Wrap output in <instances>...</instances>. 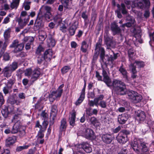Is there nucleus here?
Masks as SVG:
<instances>
[{
    "label": "nucleus",
    "instance_id": "obj_61",
    "mask_svg": "<svg viewBox=\"0 0 154 154\" xmlns=\"http://www.w3.org/2000/svg\"><path fill=\"white\" fill-rule=\"evenodd\" d=\"M47 35L46 34L45 35H40L39 36V40L41 42H43L46 38Z\"/></svg>",
    "mask_w": 154,
    "mask_h": 154
},
{
    "label": "nucleus",
    "instance_id": "obj_1",
    "mask_svg": "<svg viewBox=\"0 0 154 154\" xmlns=\"http://www.w3.org/2000/svg\"><path fill=\"white\" fill-rule=\"evenodd\" d=\"M112 92L115 95L122 96L126 94V85L122 81L114 79L112 81Z\"/></svg>",
    "mask_w": 154,
    "mask_h": 154
},
{
    "label": "nucleus",
    "instance_id": "obj_53",
    "mask_svg": "<svg viewBox=\"0 0 154 154\" xmlns=\"http://www.w3.org/2000/svg\"><path fill=\"white\" fill-rule=\"evenodd\" d=\"M142 2L144 4L145 8H149L150 5L149 0H142Z\"/></svg>",
    "mask_w": 154,
    "mask_h": 154
},
{
    "label": "nucleus",
    "instance_id": "obj_59",
    "mask_svg": "<svg viewBox=\"0 0 154 154\" xmlns=\"http://www.w3.org/2000/svg\"><path fill=\"white\" fill-rule=\"evenodd\" d=\"M104 96L103 94H100L98 97L95 98L94 99L96 100V103H98L99 100H101L104 98Z\"/></svg>",
    "mask_w": 154,
    "mask_h": 154
},
{
    "label": "nucleus",
    "instance_id": "obj_38",
    "mask_svg": "<svg viewBox=\"0 0 154 154\" xmlns=\"http://www.w3.org/2000/svg\"><path fill=\"white\" fill-rule=\"evenodd\" d=\"M1 112L3 116L5 118H7L9 114L8 106H5L2 109Z\"/></svg>",
    "mask_w": 154,
    "mask_h": 154
},
{
    "label": "nucleus",
    "instance_id": "obj_5",
    "mask_svg": "<svg viewBox=\"0 0 154 154\" xmlns=\"http://www.w3.org/2000/svg\"><path fill=\"white\" fill-rule=\"evenodd\" d=\"M131 131L127 129L121 130L116 137L118 142L122 144H125L128 140V136L130 135Z\"/></svg>",
    "mask_w": 154,
    "mask_h": 154
},
{
    "label": "nucleus",
    "instance_id": "obj_4",
    "mask_svg": "<svg viewBox=\"0 0 154 154\" xmlns=\"http://www.w3.org/2000/svg\"><path fill=\"white\" fill-rule=\"evenodd\" d=\"M131 146L134 150L138 154L141 152L143 154H147L148 150V144L144 142H140L139 145L132 143Z\"/></svg>",
    "mask_w": 154,
    "mask_h": 154
},
{
    "label": "nucleus",
    "instance_id": "obj_16",
    "mask_svg": "<svg viewBox=\"0 0 154 154\" xmlns=\"http://www.w3.org/2000/svg\"><path fill=\"white\" fill-rule=\"evenodd\" d=\"M43 16L42 15H40V13H39L37 17L34 24L35 26L37 28L39 29L43 25Z\"/></svg>",
    "mask_w": 154,
    "mask_h": 154
},
{
    "label": "nucleus",
    "instance_id": "obj_2",
    "mask_svg": "<svg viewBox=\"0 0 154 154\" xmlns=\"http://www.w3.org/2000/svg\"><path fill=\"white\" fill-rule=\"evenodd\" d=\"M48 124V122L45 120H44L42 122V125L40 124L39 120L36 121L35 127L36 128H40L36 136L37 140L44 138V133L46 131Z\"/></svg>",
    "mask_w": 154,
    "mask_h": 154
},
{
    "label": "nucleus",
    "instance_id": "obj_9",
    "mask_svg": "<svg viewBox=\"0 0 154 154\" xmlns=\"http://www.w3.org/2000/svg\"><path fill=\"white\" fill-rule=\"evenodd\" d=\"M101 138L103 143L107 144H110L114 140L113 135L108 133L103 134L101 135Z\"/></svg>",
    "mask_w": 154,
    "mask_h": 154
},
{
    "label": "nucleus",
    "instance_id": "obj_37",
    "mask_svg": "<svg viewBox=\"0 0 154 154\" xmlns=\"http://www.w3.org/2000/svg\"><path fill=\"white\" fill-rule=\"evenodd\" d=\"M91 123L93 125L96 127H97L99 126L100 122L97 119L94 117H92L90 119Z\"/></svg>",
    "mask_w": 154,
    "mask_h": 154
},
{
    "label": "nucleus",
    "instance_id": "obj_52",
    "mask_svg": "<svg viewBox=\"0 0 154 154\" xmlns=\"http://www.w3.org/2000/svg\"><path fill=\"white\" fill-rule=\"evenodd\" d=\"M60 1L65 8H68L69 0H60Z\"/></svg>",
    "mask_w": 154,
    "mask_h": 154
},
{
    "label": "nucleus",
    "instance_id": "obj_14",
    "mask_svg": "<svg viewBox=\"0 0 154 154\" xmlns=\"http://www.w3.org/2000/svg\"><path fill=\"white\" fill-rule=\"evenodd\" d=\"M40 69L38 68L35 69L33 71L31 79H32V83L29 85H32L35 81H36L39 78L41 74L40 71Z\"/></svg>",
    "mask_w": 154,
    "mask_h": 154
},
{
    "label": "nucleus",
    "instance_id": "obj_19",
    "mask_svg": "<svg viewBox=\"0 0 154 154\" xmlns=\"http://www.w3.org/2000/svg\"><path fill=\"white\" fill-rule=\"evenodd\" d=\"M29 20V17H27L26 18H25L23 20L22 18H17L16 21L18 22V24L19 26H20V28L23 29Z\"/></svg>",
    "mask_w": 154,
    "mask_h": 154
},
{
    "label": "nucleus",
    "instance_id": "obj_29",
    "mask_svg": "<svg viewBox=\"0 0 154 154\" xmlns=\"http://www.w3.org/2000/svg\"><path fill=\"white\" fill-rule=\"evenodd\" d=\"M76 117V113L75 112H73L71 114V116L69 118V125L73 127L76 125L75 120Z\"/></svg>",
    "mask_w": 154,
    "mask_h": 154
},
{
    "label": "nucleus",
    "instance_id": "obj_22",
    "mask_svg": "<svg viewBox=\"0 0 154 154\" xmlns=\"http://www.w3.org/2000/svg\"><path fill=\"white\" fill-rule=\"evenodd\" d=\"M104 42L108 47H112L113 44L112 37L109 36L107 34L104 37Z\"/></svg>",
    "mask_w": 154,
    "mask_h": 154
},
{
    "label": "nucleus",
    "instance_id": "obj_28",
    "mask_svg": "<svg viewBox=\"0 0 154 154\" xmlns=\"http://www.w3.org/2000/svg\"><path fill=\"white\" fill-rule=\"evenodd\" d=\"M7 66L10 70L11 72H12L18 68V62L14 61L11 64Z\"/></svg>",
    "mask_w": 154,
    "mask_h": 154
},
{
    "label": "nucleus",
    "instance_id": "obj_7",
    "mask_svg": "<svg viewBox=\"0 0 154 154\" xmlns=\"http://www.w3.org/2000/svg\"><path fill=\"white\" fill-rule=\"evenodd\" d=\"M128 96L129 98L135 103L140 102L143 98L141 95L133 91L130 92L128 94Z\"/></svg>",
    "mask_w": 154,
    "mask_h": 154
},
{
    "label": "nucleus",
    "instance_id": "obj_18",
    "mask_svg": "<svg viewBox=\"0 0 154 154\" xmlns=\"http://www.w3.org/2000/svg\"><path fill=\"white\" fill-rule=\"evenodd\" d=\"M67 126L66 119L65 118L62 119L60 122L59 127V134H62L63 131H65Z\"/></svg>",
    "mask_w": 154,
    "mask_h": 154
},
{
    "label": "nucleus",
    "instance_id": "obj_42",
    "mask_svg": "<svg viewBox=\"0 0 154 154\" xmlns=\"http://www.w3.org/2000/svg\"><path fill=\"white\" fill-rule=\"evenodd\" d=\"M10 28L6 30L4 33V37L5 40H8L10 37Z\"/></svg>",
    "mask_w": 154,
    "mask_h": 154
},
{
    "label": "nucleus",
    "instance_id": "obj_41",
    "mask_svg": "<svg viewBox=\"0 0 154 154\" xmlns=\"http://www.w3.org/2000/svg\"><path fill=\"white\" fill-rule=\"evenodd\" d=\"M134 63V64L136 63L137 67L139 69L144 67L145 65L144 62L143 61H139L136 60Z\"/></svg>",
    "mask_w": 154,
    "mask_h": 154
},
{
    "label": "nucleus",
    "instance_id": "obj_40",
    "mask_svg": "<svg viewBox=\"0 0 154 154\" xmlns=\"http://www.w3.org/2000/svg\"><path fill=\"white\" fill-rule=\"evenodd\" d=\"M71 69L70 66H63L61 69V72L62 75H64L68 72L69 70Z\"/></svg>",
    "mask_w": 154,
    "mask_h": 154
},
{
    "label": "nucleus",
    "instance_id": "obj_10",
    "mask_svg": "<svg viewBox=\"0 0 154 154\" xmlns=\"http://www.w3.org/2000/svg\"><path fill=\"white\" fill-rule=\"evenodd\" d=\"M78 27V23L75 22L72 24L69 25L67 29V31L69 32V36L74 35L75 32L77 29Z\"/></svg>",
    "mask_w": 154,
    "mask_h": 154
},
{
    "label": "nucleus",
    "instance_id": "obj_62",
    "mask_svg": "<svg viewBox=\"0 0 154 154\" xmlns=\"http://www.w3.org/2000/svg\"><path fill=\"white\" fill-rule=\"evenodd\" d=\"M56 117L54 116H50V120L49 122V127H51V126H52L54 123V120L55 119Z\"/></svg>",
    "mask_w": 154,
    "mask_h": 154
},
{
    "label": "nucleus",
    "instance_id": "obj_3",
    "mask_svg": "<svg viewBox=\"0 0 154 154\" xmlns=\"http://www.w3.org/2000/svg\"><path fill=\"white\" fill-rule=\"evenodd\" d=\"M102 76L100 75L99 72L97 71L95 72V77L99 81L104 82L108 87L111 86L110 84L112 83V80L109 75L106 71L104 69H102Z\"/></svg>",
    "mask_w": 154,
    "mask_h": 154
},
{
    "label": "nucleus",
    "instance_id": "obj_12",
    "mask_svg": "<svg viewBox=\"0 0 154 154\" xmlns=\"http://www.w3.org/2000/svg\"><path fill=\"white\" fill-rule=\"evenodd\" d=\"M129 118V116L127 113H123L119 115L118 122L120 125H124L126 123Z\"/></svg>",
    "mask_w": 154,
    "mask_h": 154
},
{
    "label": "nucleus",
    "instance_id": "obj_21",
    "mask_svg": "<svg viewBox=\"0 0 154 154\" xmlns=\"http://www.w3.org/2000/svg\"><path fill=\"white\" fill-rule=\"evenodd\" d=\"M129 68L131 73V77L133 79L136 78L137 71L136 70V66L134 65V63H131L129 66Z\"/></svg>",
    "mask_w": 154,
    "mask_h": 154
},
{
    "label": "nucleus",
    "instance_id": "obj_30",
    "mask_svg": "<svg viewBox=\"0 0 154 154\" xmlns=\"http://www.w3.org/2000/svg\"><path fill=\"white\" fill-rule=\"evenodd\" d=\"M2 73L4 77L8 78L11 76L12 72H11L10 70L6 66L3 69Z\"/></svg>",
    "mask_w": 154,
    "mask_h": 154
},
{
    "label": "nucleus",
    "instance_id": "obj_8",
    "mask_svg": "<svg viewBox=\"0 0 154 154\" xmlns=\"http://www.w3.org/2000/svg\"><path fill=\"white\" fill-rule=\"evenodd\" d=\"M100 59L105 64L108 63L110 62L112 63L110 56L107 54L105 55V51L103 48L100 49Z\"/></svg>",
    "mask_w": 154,
    "mask_h": 154
},
{
    "label": "nucleus",
    "instance_id": "obj_34",
    "mask_svg": "<svg viewBox=\"0 0 154 154\" xmlns=\"http://www.w3.org/2000/svg\"><path fill=\"white\" fill-rule=\"evenodd\" d=\"M47 42L50 47H54L55 45V41L52 36L49 37L47 39Z\"/></svg>",
    "mask_w": 154,
    "mask_h": 154
},
{
    "label": "nucleus",
    "instance_id": "obj_26",
    "mask_svg": "<svg viewBox=\"0 0 154 154\" xmlns=\"http://www.w3.org/2000/svg\"><path fill=\"white\" fill-rule=\"evenodd\" d=\"M89 47V44L85 40H83L81 43L80 50L83 53H85L87 51L88 48Z\"/></svg>",
    "mask_w": 154,
    "mask_h": 154
},
{
    "label": "nucleus",
    "instance_id": "obj_44",
    "mask_svg": "<svg viewBox=\"0 0 154 154\" xmlns=\"http://www.w3.org/2000/svg\"><path fill=\"white\" fill-rule=\"evenodd\" d=\"M11 88H9L8 86L5 85V86L3 88V91L5 95H6L7 94H10L11 92Z\"/></svg>",
    "mask_w": 154,
    "mask_h": 154
},
{
    "label": "nucleus",
    "instance_id": "obj_45",
    "mask_svg": "<svg viewBox=\"0 0 154 154\" xmlns=\"http://www.w3.org/2000/svg\"><path fill=\"white\" fill-rule=\"evenodd\" d=\"M8 45V44L6 42H4L3 46L2 47L0 51V59L2 57L3 54L5 51Z\"/></svg>",
    "mask_w": 154,
    "mask_h": 154
},
{
    "label": "nucleus",
    "instance_id": "obj_64",
    "mask_svg": "<svg viewBox=\"0 0 154 154\" xmlns=\"http://www.w3.org/2000/svg\"><path fill=\"white\" fill-rule=\"evenodd\" d=\"M127 152L128 150L126 149L122 148L118 153V154H127Z\"/></svg>",
    "mask_w": 154,
    "mask_h": 154
},
{
    "label": "nucleus",
    "instance_id": "obj_58",
    "mask_svg": "<svg viewBox=\"0 0 154 154\" xmlns=\"http://www.w3.org/2000/svg\"><path fill=\"white\" fill-rule=\"evenodd\" d=\"M88 104L91 107H93L94 105L97 106L98 105V103H96V100L94 99V101L92 100L88 102Z\"/></svg>",
    "mask_w": 154,
    "mask_h": 154
},
{
    "label": "nucleus",
    "instance_id": "obj_50",
    "mask_svg": "<svg viewBox=\"0 0 154 154\" xmlns=\"http://www.w3.org/2000/svg\"><path fill=\"white\" fill-rule=\"evenodd\" d=\"M3 57V60L5 61H7L10 60V57L9 54L7 52L4 53L2 55Z\"/></svg>",
    "mask_w": 154,
    "mask_h": 154
},
{
    "label": "nucleus",
    "instance_id": "obj_17",
    "mask_svg": "<svg viewBox=\"0 0 154 154\" xmlns=\"http://www.w3.org/2000/svg\"><path fill=\"white\" fill-rule=\"evenodd\" d=\"M111 29L114 35L118 34L121 32V29L116 23L114 22L111 25Z\"/></svg>",
    "mask_w": 154,
    "mask_h": 154
},
{
    "label": "nucleus",
    "instance_id": "obj_49",
    "mask_svg": "<svg viewBox=\"0 0 154 154\" xmlns=\"http://www.w3.org/2000/svg\"><path fill=\"white\" fill-rule=\"evenodd\" d=\"M19 42L18 39H16L13 41L12 44L9 46L10 48H14L17 46L19 44Z\"/></svg>",
    "mask_w": 154,
    "mask_h": 154
},
{
    "label": "nucleus",
    "instance_id": "obj_25",
    "mask_svg": "<svg viewBox=\"0 0 154 154\" xmlns=\"http://www.w3.org/2000/svg\"><path fill=\"white\" fill-rule=\"evenodd\" d=\"M146 117V115L144 112L141 111L137 113L136 118L137 120H139L141 122L145 119Z\"/></svg>",
    "mask_w": 154,
    "mask_h": 154
},
{
    "label": "nucleus",
    "instance_id": "obj_57",
    "mask_svg": "<svg viewBox=\"0 0 154 154\" xmlns=\"http://www.w3.org/2000/svg\"><path fill=\"white\" fill-rule=\"evenodd\" d=\"M126 20L128 22L134 23H135V20L133 18V17L130 15H128L127 17Z\"/></svg>",
    "mask_w": 154,
    "mask_h": 154
},
{
    "label": "nucleus",
    "instance_id": "obj_27",
    "mask_svg": "<svg viewBox=\"0 0 154 154\" xmlns=\"http://www.w3.org/2000/svg\"><path fill=\"white\" fill-rule=\"evenodd\" d=\"M82 148L86 152L89 153L92 151V148L90 145L86 143H82L81 145Z\"/></svg>",
    "mask_w": 154,
    "mask_h": 154
},
{
    "label": "nucleus",
    "instance_id": "obj_36",
    "mask_svg": "<svg viewBox=\"0 0 154 154\" xmlns=\"http://www.w3.org/2000/svg\"><path fill=\"white\" fill-rule=\"evenodd\" d=\"M24 44L23 43H19L17 46L14 49V52L16 53L19 52L21 51L24 47Z\"/></svg>",
    "mask_w": 154,
    "mask_h": 154
},
{
    "label": "nucleus",
    "instance_id": "obj_35",
    "mask_svg": "<svg viewBox=\"0 0 154 154\" xmlns=\"http://www.w3.org/2000/svg\"><path fill=\"white\" fill-rule=\"evenodd\" d=\"M85 96V94L81 93L79 97L75 103V104L76 106H78L84 100Z\"/></svg>",
    "mask_w": 154,
    "mask_h": 154
},
{
    "label": "nucleus",
    "instance_id": "obj_54",
    "mask_svg": "<svg viewBox=\"0 0 154 154\" xmlns=\"http://www.w3.org/2000/svg\"><path fill=\"white\" fill-rule=\"evenodd\" d=\"M134 23L128 22L126 23L122 24L120 26L122 28H125V26L129 28L131 27Z\"/></svg>",
    "mask_w": 154,
    "mask_h": 154
},
{
    "label": "nucleus",
    "instance_id": "obj_63",
    "mask_svg": "<svg viewBox=\"0 0 154 154\" xmlns=\"http://www.w3.org/2000/svg\"><path fill=\"white\" fill-rule=\"evenodd\" d=\"M26 53L24 52H21L18 54L16 55L17 57H23L26 56Z\"/></svg>",
    "mask_w": 154,
    "mask_h": 154
},
{
    "label": "nucleus",
    "instance_id": "obj_13",
    "mask_svg": "<svg viewBox=\"0 0 154 154\" xmlns=\"http://www.w3.org/2000/svg\"><path fill=\"white\" fill-rule=\"evenodd\" d=\"M17 139L16 136L12 135L8 137L5 141V146L6 147H10L15 143Z\"/></svg>",
    "mask_w": 154,
    "mask_h": 154
},
{
    "label": "nucleus",
    "instance_id": "obj_46",
    "mask_svg": "<svg viewBox=\"0 0 154 154\" xmlns=\"http://www.w3.org/2000/svg\"><path fill=\"white\" fill-rule=\"evenodd\" d=\"M133 5H134V6L137 7L140 9H143L144 7L143 2L140 1L138 2L137 3L134 2Z\"/></svg>",
    "mask_w": 154,
    "mask_h": 154
},
{
    "label": "nucleus",
    "instance_id": "obj_43",
    "mask_svg": "<svg viewBox=\"0 0 154 154\" xmlns=\"http://www.w3.org/2000/svg\"><path fill=\"white\" fill-rule=\"evenodd\" d=\"M15 82V80L13 78L10 79L9 80H8L7 82L5 85L8 86L9 88L12 89V86Z\"/></svg>",
    "mask_w": 154,
    "mask_h": 154
},
{
    "label": "nucleus",
    "instance_id": "obj_47",
    "mask_svg": "<svg viewBox=\"0 0 154 154\" xmlns=\"http://www.w3.org/2000/svg\"><path fill=\"white\" fill-rule=\"evenodd\" d=\"M86 11L83 12L81 15V17L84 19V24L85 26L87 25L88 23L87 22V20L88 19V16L86 14Z\"/></svg>",
    "mask_w": 154,
    "mask_h": 154
},
{
    "label": "nucleus",
    "instance_id": "obj_39",
    "mask_svg": "<svg viewBox=\"0 0 154 154\" xmlns=\"http://www.w3.org/2000/svg\"><path fill=\"white\" fill-rule=\"evenodd\" d=\"M20 125L19 124H15L13 126L11 130V133L15 134L17 133L18 131Z\"/></svg>",
    "mask_w": 154,
    "mask_h": 154
},
{
    "label": "nucleus",
    "instance_id": "obj_15",
    "mask_svg": "<svg viewBox=\"0 0 154 154\" xmlns=\"http://www.w3.org/2000/svg\"><path fill=\"white\" fill-rule=\"evenodd\" d=\"M119 71L122 74V77L124 79L125 82H128L129 81L128 76V73L125 68L123 67L122 64L120 67Z\"/></svg>",
    "mask_w": 154,
    "mask_h": 154
},
{
    "label": "nucleus",
    "instance_id": "obj_6",
    "mask_svg": "<svg viewBox=\"0 0 154 154\" xmlns=\"http://www.w3.org/2000/svg\"><path fill=\"white\" fill-rule=\"evenodd\" d=\"M53 53L51 50L48 49L46 50L43 54L42 57L37 60L38 64H41L44 60L46 62L50 61L51 60Z\"/></svg>",
    "mask_w": 154,
    "mask_h": 154
},
{
    "label": "nucleus",
    "instance_id": "obj_32",
    "mask_svg": "<svg viewBox=\"0 0 154 154\" xmlns=\"http://www.w3.org/2000/svg\"><path fill=\"white\" fill-rule=\"evenodd\" d=\"M57 111V106L56 105H53L52 106L50 116L56 117Z\"/></svg>",
    "mask_w": 154,
    "mask_h": 154
},
{
    "label": "nucleus",
    "instance_id": "obj_23",
    "mask_svg": "<svg viewBox=\"0 0 154 154\" xmlns=\"http://www.w3.org/2000/svg\"><path fill=\"white\" fill-rule=\"evenodd\" d=\"M117 7L118 8L117 10L121 12L123 15L127 14L128 13L126 6L123 3H121V5L118 4L117 5Z\"/></svg>",
    "mask_w": 154,
    "mask_h": 154
},
{
    "label": "nucleus",
    "instance_id": "obj_48",
    "mask_svg": "<svg viewBox=\"0 0 154 154\" xmlns=\"http://www.w3.org/2000/svg\"><path fill=\"white\" fill-rule=\"evenodd\" d=\"M29 146V145H24L23 146H18L16 148V151L17 152H20L23 150L28 149Z\"/></svg>",
    "mask_w": 154,
    "mask_h": 154
},
{
    "label": "nucleus",
    "instance_id": "obj_33",
    "mask_svg": "<svg viewBox=\"0 0 154 154\" xmlns=\"http://www.w3.org/2000/svg\"><path fill=\"white\" fill-rule=\"evenodd\" d=\"M26 130L25 127L20 125L18 132L19 133V134L20 137H23L26 136Z\"/></svg>",
    "mask_w": 154,
    "mask_h": 154
},
{
    "label": "nucleus",
    "instance_id": "obj_51",
    "mask_svg": "<svg viewBox=\"0 0 154 154\" xmlns=\"http://www.w3.org/2000/svg\"><path fill=\"white\" fill-rule=\"evenodd\" d=\"M113 55L112 56L111 55L110 56V58L111 60H112V64L113 63L114 60L116 59L118 57V55H119L118 53H115L114 52L113 53Z\"/></svg>",
    "mask_w": 154,
    "mask_h": 154
},
{
    "label": "nucleus",
    "instance_id": "obj_55",
    "mask_svg": "<svg viewBox=\"0 0 154 154\" xmlns=\"http://www.w3.org/2000/svg\"><path fill=\"white\" fill-rule=\"evenodd\" d=\"M32 71L31 68L27 69L25 71V74L26 76H30L31 75H32Z\"/></svg>",
    "mask_w": 154,
    "mask_h": 154
},
{
    "label": "nucleus",
    "instance_id": "obj_60",
    "mask_svg": "<svg viewBox=\"0 0 154 154\" xmlns=\"http://www.w3.org/2000/svg\"><path fill=\"white\" fill-rule=\"evenodd\" d=\"M121 129V126L119 125L116 128L112 129V131L114 133H117L120 131Z\"/></svg>",
    "mask_w": 154,
    "mask_h": 154
},
{
    "label": "nucleus",
    "instance_id": "obj_31",
    "mask_svg": "<svg viewBox=\"0 0 154 154\" xmlns=\"http://www.w3.org/2000/svg\"><path fill=\"white\" fill-rule=\"evenodd\" d=\"M34 40V38L32 36H26L22 40L23 42L22 43L24 44L25 43L27 44L28 43H33Z\"/></svg>",
    "mask_w": 154,
    "mask_h": 154
},
{
    "label": "nucleus",
    "instance_id": "obj_11",
    "mask_svg": "<svg viewBox=\"0 0 154 154\" xmlns=\"http://www.w3.org/2000/svg\"><path fill=\"white\" fill-rule=\"evenodd\" d=\"M84 134L85 138L88 139L92 140L94 139L95 137V134L94 131L90 128H87L85 129Z\"/></svg>",
    "mask_w": 154,
    "mask_h": 154
},
{
    "label": "nucleus",
    "instance_id": "obj_24",
    "mask_svg": "<svg viewBox=\"0 0 154 154\" xmlns=\"http://www.w3.org/2000/svg\"><path fill=\"white\" fill-rule=\"evenodd\" d=\"M45 51L44 48L42 46V45H39L37 48L35 54L37 58V60L40 58L42 57L43 54L42 53V52H44Z\"/></svg>",
    "mask_w": 154,
    "mask_h": 154
},
{
    "label": "nucleus",
    "instance_id": "obj_56",
    "mask_svg": "<svg viewBox=\"0 0 154 154\" xmlns=\"http://www.w3.org/2000/svg\"><path fill=\"white\" fill-rule=\"evenodd\" d=\"M98 105H99L101 108H105L106 107V102L103 100L101 101L98 103Z\"/></svg>",
    "mask_w": 154,
    "mask_h": 154
},
{
    "label": "nucleus",
    "instance_id": "obj_20",
    "mask_svg": "<svg viewBox=\"0 0 154 154\" xmlns=\"http://www.w3.org/2000/svg\"><path fill=\"white\" fill-rule=\"evenodd\" d=\"M16 96V94H14L9 96L8 102V103L13 105L16 104L17 105H19L20 101L19 100L15 99V97Z\"/></svg>",
    "mask_w": 154,
    "mask_h": 154
}]
</instances>
